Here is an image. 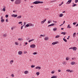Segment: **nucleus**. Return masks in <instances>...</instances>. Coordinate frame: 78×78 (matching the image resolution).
I'll list each match as a JSON object with an SVG mask.
<instances>
[{
    "instance_id": "58836bf2",
    "label": "nucleus",
    "mask_w": 78,
    "mask_h": 78,
    "mask_svg": "<svg viewBox=\"0 0 78 78\" xmlns=\"http://www.w3.org/2000/svg\"><path fill=\"white\" fill-rule=\"evenodd\" d=\"M36 54H37V53H36V52L33 53V55H36Z\"/></svg>"
},
{
    "instance_id": "cd10ccee",
    "label": "nucleus",
    "mask_w": 78,
    "mask_h": 78,
    "mask_svg": "<svg viewBox=\"0 0 78 78\" xmlns=\"http://www.w3.org/2000/svg\"><path fill=\"white\" fill-rule=\"evenodd\" d=\"M36 75H39V72H37L36 73Z\"/></svg>"
},
{
    "instance_id": "603ef678",
    "label": "nucleus",
    "mask_w": 78,
    "mask_h": 78,
    "mask_svg": "<svg viewBox=\"0 0 78 78\" xmlns=\"http://www.w3.org/2000/svg\"><path fill=\"white\" fill-rule=\"evenodd\" d=\"M6 22H8V19H6Z\"/></svg>"
},
{
    "instance_id": "8fccbe9b",
    "label": "nucleus",
    "mask_w": 78,
    "mask_h": 78,
    "mask_svg": "<svg viewBox=\"0 0 78 78\" xmlns=\"http://www.w3.org/2000/svg\"><path fill=\"white\" fill-rule=\"evenodd\" d=\"M26 24V22H24V25H23V26H24V25H25Z\"/></svg>"
},
{
    "instance_id": "e2e57ef3",
    "label": "nucleus",
    "mask_w": 78,
    "mask_h": 78,
    "mask_svg": "<svg viewBox=\"0 0 78 78\" xmlns=\"http://www.w3.org/2000/svg\"><path fill=\"white\" fill-rule=\"evenodd\" d=\"M63 25V24H61V25H60V27H61V26H62V25Z\"/></svg>"
},
{
    "instance_id": "20e7f679",
    "label": "nucleus",
    "mask_w": 78,
    "mask_h": 78,
    "mask_svg": "<svg viewBox=\"0 0 78 78\" xmlns=\"http://www.w3.org/2000/svg\"><path fill=\"white\" fill-rule=\"evenodd\" d=\"M72 0H69L68 1L66 2V4H70L71 2H72Z\"/></svg>"
},
{
    "instance_id": "bb28decb",
    "label": "nucleus",
    "mask_w": 78,
    "mask_h": 78,
    "mask_svg": "<svg viewBox=\"0 0 78 78\" xmlns=\"http://www.w3.org/2000/svg\"><path fill=\"white\" fill-rule=\"evenodd\" d=\"M76 6V4H74L73 5L72 7H74V6Z\"/></svg>"
},
{
    "instance_id": "680f3d73",
    "label": "nucleus",
    "mask_w": 78,
    "mask_h": 78,
    "mask_svg": "<svg viewBox=\"0 0 78 78\" xmlns=\"http://www.w3.org/2000/svg\"><path fill=\"white\" fill-rule=\"evenodd\" d=\"M53 22H55V23H57V22L56 21H53Z\"/></svg>"
},
{
    "instance_id": "423d86ee",
    "label": "nucleus",
    "mask_w": 78,
    "mask_h": 78,
    "mask_svg": "<svg viewBox=\"0 0 78 78\" xmlns=\"http://www.w3.org/2000/svg\"><path fill=\"white\" fill-rule=\"evenodd\" d=\"M12 17H17V15H14L12 14Z\"/></svg>"
},
{
    "instance_id": "b1692460",
    "label": "nucleus",
    "mask_w": 78,
    "mask_h": 78,
    "mask_svg": "<svg viewBox=\"0 0 78 78\" xmlns=\"http://www.w3.org/2000/svg\"><path fill=\"white\" fill-rule=\"evenodd\" d=\"M6 34H3V37H6Z\"/></svg>"
},
{
    "instance_id": "0eeeda50",
    "label": "nucleus",
    "mask_w": 78,
    "mask_h": 78,
    "mask_svg": "<svg viewBox=\"0 0 78 78\" xmlns=\"http://www.w3.org/2000/svg\"><path fill=\"white\" fill-rule=\"evenodd\" d=\"M58 42H55L52 43V44L53 45H53H55V44H58Z\"/></svg>"
},
{
    "instance_id": "5701e85b",
    "label": "nucleus",
    "mask_w": 78,
    "mask_h": 78,
    "mask_svg": "<svg viewBox=\"0 0 78 78\" xmlns=\"http://www.w3.org/2000/svg\"><path fill=\"white\" fill-rule=\"evenodd\" d=\"M1 22H2V23H3V22H4V21H5V20L3 19V20H1Z\"/></svg>"
},
{
    "instance_id": "e433bc0d",
    "label": "nucleus",
    "mask_w": 78,
    "mask_h": 78,
    "mask_svg": "<svg viewBox=\"0 0 78 78\" xmlns=\"http://www.w3.org/2000/svg\"><path fill=\"white\" fill-rule=\"evenodd\" d=\"M23 27H24V26H22L21 27V30H22V29H23Z\"/></svg>"
},
{
    "instance_id": "473e14b6",
    "label": "nucleus",
    "mask_w": 78,
    "mask_h": 78,
    "mask_svg": "<svg viewBox=\"0 0 78 78\" xmlns=\"http://www.w3.org/2000/svg\"><path fill=\"white\" fill-rule=\"evenodd\" d=\"M15 44L16 45H19V44H18V42H15Z\"/></svg>"
},
{
    "instance_id": "bf43d9fd",
    "label": "nucleus",
    "mask_w": 78,
    "mask_h": 78,
    "mask_svg": "<svg viewBox=\"0 0 78 78\" xmlns=\"http://www.w3.org/2000/svg\"><path fill=\"white\" fill-rule=\"evenodd\" d=\"M45 9L46 10H48V9H48V8H45Z\"/></svg>"
},
{
    "instance_id": "7c9ffc66",
    "label": "nucleus",
    "mask_w": 78,
    "mask_h": 78,
    "mask_svg": "<svg viewBox=\"0 0 78 78\" xmlns=\"http://www.w3.org/2000/svg\"><path fill=\"white\" fill-rule=\"evenodd\" d=\"M48 23H51V21L49 20L48 21Z\"/></svg>"
},
{
    "instance_id": "338daca9",
    "label": "nucleus",
    "mask_w": 78,
    "mask_h": 78,
    "mask_svg": "<svg viewBox=\"0 0 78 78\" xmlns=\"http://www.w3.org/2000/svg\"><path fill=\"white\" fill-rule=\"evenodd\" d=\"M28 44V43H27V42H26L25 43V45H27Z\"/></svg>"
},
{
    "instance_id": "c03bdc74",
    "label": "nucleus",
    "mask_w": 78,
    "mask_h": 78,
    "mask_svg": "<svg viewBox=\"0 0 78 78\" xmlns=\"http://www.w3.org/2000/svg\"><path fill=\"white\" fill-rule=\"evenodd\" d=\"M22 23V22H20L18 23L19 24H21V23Z\"/></svg>"
},
{
    "instance_id": "9b49d317",
    "label": "nucleus",
    "mask_w": 78,
    "mask_h": 78,
    "mask_svg": "<svg viewBox=\"0 0 78 78\" xmlns=\"http://www.w3.org/2000/svg\"><path fill=\"white\" fill-rule=\"evenodd\" d=\"M18 54L19 55H22V51H19L18 52Z\"/></svg>"
},
{
    "instance_id": "6e6d98bb",
    "label": "nucleus",
    "mask_w": 78,
    "mask_h": 78,
    "mask_svg": "<svg viewBox=\"0 0 78 78\" xmlns=\"http://www.w3.org/2000/svg\"><path fill=\"white\" fill-rule=\"evenodd\" d=\"M27 41H28V40H30V38H27Z\"/></svg>"
},
{
    "instance_id": "f257e3e1",
    "label": "nucleus",
    "mask_w": 78,
    "mask_h": 78,
    "mask_svg": "<svg viewBox=\"0 0 78 78\" xmlns=\"http://www.w3.org/2000/svg\"><path fill=\"white\" fill-rule=\"evenodd\" d=\"M21 3V0H16L15 2V3L16 5H19V4H20Z\"/></svg>"
},
{
    "instance_id": "a19ab883",
    "label": "nucleus",
    "mask_w": 78,
    "mask_h": 78,
    "mask_svg": "<svg viewBox=\"0 0 78 78\" xmlns=\"http://www.w3.org/2000/svg\"><path fill=\"white\" fill-rule=\"evenodd\" d=\"M62 64H63L65 65V64H66V62H62Z\"/></svg>"
},
{
    "instance_id": "4be33fe9",
    "label": "nucleus",
    "mask_w": 78,
    "mask_h": 78,
    "mask_svg": "<svg viewBox=\"0 0 78 78\" xmlns=\"http://www.w3.org/2000/svg\"><path fill=\"white\" fill-rule=\"evenodd\" d=\"M57 78V77H56V76H52L51 78Z\"/></svg>"
},
{
    "instance_id": "f704fd0d",
    "label": "nucleus",
    "mask_w": 78,
    "mask_h": 78,
    "mask_svg": "<svg viewBox=\"0 0 78 78\" xmlns=\"http://www.w3.org/2000/svg\"><path fill=\"white\" fill-rule=\"evenodd\" d=\"M26 27H29V24H27L26 25Z\"/></svg>"
},
{
    "instance_id": "0e129e2a",
    "label": "nucleus",
    "mask_w": 78,
    "mask_h": 78,
    "mask_svg": "<svg viewBox=\"0 0 78 78\" xmlns=\"http://www.w3.org/2000/svg\"><path fill=\"white\" fill-rule=\"evenodd\" d=\"M76 27H78V23L77 24L76 26Z\"/></svg>"
},
{
    "instance_id": "6ab92c4d",
    "label": "nucleus",
    "mask_w": 78,
    "mask_h": 78,
    "mask_svg": "<svg viewBox=\"0 0 78 78\" xmlns=\"http://www.w3.org/2000/svg\"><path fill=\"white\" fill-rule=\"evenodd\" d=\"M34 41V39H31V40H29L28 42H31V41Z\"/></svg>"
},
{
    "instance_id": "9d476101",
    "label": "nucleus",
    "mask_w": 78,
    "mask_h": 78,
    "mask_svg": "<svg viewBox=\"0 0 78 78\" xmlns=\"http://www.w3.org/2000/svg\"><path fill=\"white\" fill-rule=\"evenodd\" d=\"M29 27H33L34 26V24H32L31 23H29Z\"/></svg>"
},
{
    "instance_id": "864d4df0",
    "label": "nucleus",
    "mask_w": 78,
    "mask_h": 78,
    "mask_svg": "<svg viewBox=\"0 0 78 78\" xmlns=\"http://www.w3.org/2000/svg\"><path fill=\"white\" fill-rule=\"evenodd\" d=\"M55 73V72L54 71H52L51 72V73Z\"/></svg>"
},
{
    "instance_id": "774afa93",
    "label": "nucleus",
    "mask_w": 78,
    "mask_h": 78,
    "mask_svg": "<svg viewBox=\"0 0 78 78\" xmlns=\"http://www.w3.org/2000/svg\"><path fill=\"white\" fill-rule=\"evenodd\" d=\"M72 71H71V70H69V72H72Z\"/></svg>"
},
{
    "instance_id": "79ce46f5",
    "label": "nucleus",
    "mask_w": 78,
    "mask_h": 78,
    "mask_svg": "<svg viewBox=\"0 0 78 78\" xmlns=\"http://www.w3.org/2000/svg\"><path fill=\"white\" fill-rule=\"evenodd\" d=\"M78 2V0H75V3H77Z\"/></svg>"
},
{
    "instance_id": "72a5a7b5",
    "label": "nucleus",
    "mask_w": 78,
    "mask_h": 78,
    "mask_svg": "<svg viewBox=\"0 0 78 78\" xmlns=\"http://www.w3.org/2000/svg\"><path fill=\"white\" fill-rule=\"evenodd\" d=\"M34 67H35V66H34V65H32L31 66V67L32 68H33Z\"/></svg>"
},
{
    "instance_id": "6e6552de",
    "label": "nucleus",
    "mask_w": 78,
    "mask_h": 78,
    "mask_svg": "<svg viewBox=\"0 0 78 78\" xmlns=\"http://www.w3.org/2000/svg\"><path fill=\"white\" fill-rule=\"evenodd\" d=\"M73 50H74V51H76V47H73Z\"/></svg>"
},
{
    "instance_id": "4c0bfd02",
    "label": "nucleus",
    "mask_w": 78,
    "mask_h": 78,
    "mask_svg": "<svg viewBox=\"0 0 78 78\" xmlns=\"http://www.w3.org/2000/svg\"><path fill=\"white\" fill-rule=\"evenodd\" d=\"M18 40L19 41H22V39L20 38H19L18 39Z\"/></svg>"
},
{
    "instance_id": "4d7b16f0",
    "label": "nucleus",
    "mask_w": 78,
    "mask_h": 78,
    "mask_svg": "<svg viewBox=\"0 0 78 78\" xmlns=\"http://www.w3.org/2000/svg\"><path fill=\"white\" fill-rule=\"evenodd\" d=\"M73 47H71V48H69V49H73Z\"/></svg>"
},
{
    "instance_id": "7ed1b4c3",
    "label": "nucleus",
    "mask_w": 78,
    "mask_h": 78,
    "mask_svg": "<svg viewBox=\"0 0 78 78\" xmlns=\"http://www.w3.org/2000/svg\"><path fill=\"white\" fill-rule=\"evenodd\" d=\"M30 47H31V48H34L36 47V45L34 44L31 45L30 46Z\"/></svg>"
},
{
    "instance_id": "39448f33",
    "label": "nucleus",
    "mask_w": 78,
    "mask_h": 78,
    "mask_svg": "<svg viewBox=\"0 0 78 78\" xmlns=\"http://www.w3.org/2000/svg\"><path fill=\"white\" fill-rule=\"evenodd\" d=\"M46 19H45L43 21H42L41 22V24H43V23H44V22H45V21H46Z\"/></svg>"
},
{
    "instance_id": "c9c22d12",
    "label": "nucleus",
    "mask_w": 78,
    "mask_h": 78,
    "mask_svg": "<svg viewBox=\"0 0 78 78\" xmlns=\"http://www.w3.org/2000/svg\"><path fill=\"white\" fill-rule=\"evenodd\" d=\"M66 61H68V60H69V58L67 57L66 58Z\"/></svg>"
},
{
    "instance_id": "49530a36",
    "label": "nucleus",
    "mask_w": 78,
    "mask_h": 78,
    "mask_svg": "<svg viewBox=\"0 0 78 78\" xmlns=\"http://www.w3.org/2000/svg\"><path fill=\"white\" fill-rule=\"evenodd\" d=\"M3 16H2L1 17V20H3Z\"/></svg>"
},
{
    "instance_id": "aec40b11",
    "label": "nucleus",
    "mask_w": 78,
    "mask_h": 78,
    "mask_svg": "<svg viewBox=\"0 0 78 78\" xmlns=\"http://www.w3.org/2000/svg\"><path fill=\"white\" fill-rule=\"evenodd\" d=\"M63 40L64 41H65V42H67V40L66 39L64 38H63Z\"/></svg>"
},
{
    "instance_id": "4468645a",
    "label": "nucleus",
    "mask_w": 78,
    "mask_h": 78,
    "mask_svg": "<svg viewBox=\"0 0 78 78\" xmlns=\"http://www.w3.org/2000/svg\"><path fill=\"white\" fill-rule=\"evenodd\" d=\"M59 16L60 17H62L63 16V14H60Z\"/></svg>"
},
{
    "instance_id": "1a4fd4ad",
    "label": "nucleus",
    "mask_w": 78,
    "mask_h": 78,
    "mask_svg": "<svg viewBox=\"0 0 78 78\" xmlns=\"http://www.w3.org/2000/svg\"><path fill=\"white\" fill-rule=\"evenodd\" d=\"M35 69H39L38 70H40V69H41V67L39 66H37L35 68Z\"/></svg>"
},
{
    "instance_id": "ea45409f",
    "label": "nucleus",
    "mask_w": 78,
    "mask_h": 78,
    "mask_svg": "<svg viewBox=\"0 0 78 78\" xmlns=\"http://www.w3.org/2000/svg\"><path fill=\"white\" fill-rule=\"evenodd\" d=\"M5 17H6V18L8 17V15H5Z\"/></svg>"
},
{
    "instance_id": "f03ea898",
    "label": "nucleus",
    "mask_w": 78,
    "mask_h": 78,
    "mask_svg": "<svg viewBox=\"0 0 78 78\" xmlns=\"http://www.w3.org/2000/svg\"><path fill=\"white\" fill-rule=\"evenodd\" d=\"M39 3H43V2H41L40 1H37L34 2L33 3V4H35V5L39 4Z\"/></svg>"
},
{
    "instance_id": "3c124183",
    "label": "nucleus",
    "mask_w": 78,
    "mask_h": 78,
    "mask_svg": "<svg viewBox=\"0 0 78 78\" xmlns=\"http://www.w3.org/2000/svg\"><path fill=\"white\" fill-rule=\"evenodd\" d=\"M51 27V24H50L49 25H48V27Z\"/></svg>"
},
{
    "instance_id": "de8ad7c7",
    "label": "nucleus",
    "mask_w": 78,
    "mask_h": 78,
    "mask_svg": "<svg viewBox=\"0 0 78 78\" xmlns=\"http://www.w3.org/2000/svg\"><path fill=\"white\" fill-rule=\"evenodd\" d=\"M51 26H54V23H52V24H51Z\"/></svg>"
},
{
    "instance_id": "37998d69",
    "label": "nucleus",
    "mask_w": 78,
    "mask_h": 78,
    "mask_svg": "<svg viewBox=\"0 0 78 78\" xmlns=\"http://www.w3.org/2000/svg\"><path fill=\"white\" fill-rule=\"evenodd\" d=\"M66 72H69L70 70L69 69H67L66 70Z\"/></svg>"
},
{
    "instance_id": "09e8293b",
    "label": "nucleus",
    "mask_w": 78,
    "mask_h": 78,
    "mask_svg": "<svg viewBox=\"0 0 78 78\" xmlns=\"http://www.w3.org/2000/svg\"><path fill=\"white\" fill-rule=\"evenodd\" d=\"M11 76L12 77H14V74H12Z\"/></svg>"
},
{
    "instance_id": "5fc2aeb1",
    "label": "nucleus",
    "mask_w": 78,
    "mask_h": 78,
    "mask_svg": "<svg viewBox=\"0 0 78 78\" xmlns=\"http://www.w3.org/2000/svg\"><path fill=\"white\" fill-rule=\"evenodd\" d=\"M41 36H45V35H42V34H41L40 35Z\"/></svg>"
},
{
    "instance_id": "13d9d810",
    "label": "nucleus",
    "mask_w": 78,
    "mask_h": 78,
    "mask_svg": "<svg viewBox=\"0 0 78 78\" xmlns=\"http://www.w3.org/2000/svg\"><path fill=\"white\" fill-rule=\"evenodd\" d=\"M65 22H66V21H64L63 22V24L64 25V23H65Z\"/></svg>"
},
{
    "instance_id": "dca6fc26",
    "label": "nucleus",
    "mask_w": 78,
    "mask_h": 78,
    "mask_svg": "<svg viewBox=\"0 0 78 78\" xmlns=\"http://www.w3.org/2000/svg\"><path fill=\"white\" fill-rule=\"evenodd\" d=\"M75 36H76V33H74L73 35V37H75Z\"/></svg>"
},
{
    "instance_id": "2f4dec72",
    "label": "nucleus",
    "mask_w": 78,
    "mask_h": 78,
    "mask_svg": "<svg viewBox=\"0 0 78 78\" xmlns=\"http://www.w3.org/2000/svg\"><path fill=\"white\" fill-rule=\"evenodd\" d=\"M57 29L56 28H55L53 29V31H56V30Z\"/></svg>"
},
{
    "instance_id": "412c9836",
    "label": "nucleus",
    "mask_w": 78,
    "mask_h": 78,
    "mask_svg": "<svg viewBox=\"0 0 78 78\" xmlns=\"http://www.w3.org/2000/svg\"><path fill=\"white\" fill-rule=\"evenodd\" d=\"M21 17H22L21 16H19L17 17V19H20V18H21Z\"/></svg>"
},
{
    "instance_id": "f3484780",
    "label": "nucleus",
    "mask_w": 78,
    "mask_h": 78,
    "mask_svg": "<svg viewBox=\"0 0 78 78\" xmlns=\"http://www.w3.org/2000/svg\"><path fill=\"white\" fill-rule=\"evenodd\" d=\"M71 65H74V64H75V62H71Z\"/></svg>"
},
{
    "instance_id": "052dcab7",
    "label": "nucleus",
    "mask_w": 78,
    "mask_h": 78,
    "mask_svg": "<svg viewBox=\"0 0 78 78\" xmlns=\"http://www.w3.org/2000/svg\"><path fill=\"white\" fill-rule=\"evenodd\" d=\"M75 24H76V23H73V25H75Z\"/></svg>"
},
{
    "instance_id": "c85d7f7f",
    "label": "nucleus",
    "mask_w": 78,
    "mask_h": 78,
    "mask_svg": "<svg viewBox=\"0 0 78 78\" xmlns=\"http://www.w3.org/2000/svg\"><path fill=\"white\" fill-rule=\"evenodd\" d=\"M59 37V35H57L55 36V38H58Z\"/></svg>"
},
{
    "instance_id": "a18cd8bd",
    "label": "nucleus",
    "mask_w": 78,
    "mask_h": 78,
    "mask_svg": "<svg viewBox=\"0 0 78 78\" xmlns=\"http://www.w3.org/2000/svg\"><path fill=\"white\" fill-rule=\"evenodd\" d=\"M24 54H25L26 53H27V51H24Z\"/></svg>"
},
{
    "instance_id": "f8f14e48",
    "label": "nucleus",
    "mask_w": 78,
    "mask_h": 78,
    "mask_svg": "<svg viewBox=\"0 0 78 78\" xmlns=\"http://www.w3.org/2000/svg\"><path fill=\"white\" fill-rule=\"evenodd\" d=\"M66 33V32H62L61 33V34H63L64 35H65Z\"/></svg>"
},
{
    "instance_id": "ddd939ff",
    "label": "nucleus",
    "mask_w": 78,
    "mask_h": 78,
    "mask_svg": "<svg viewBox=\"0 0 78 78\" xmlns=\"http://www.w3.org/2000/svg\"><path fill=\"white\" fill-rule=\"evenodd\" d=\"M28 73V71H26L24 72V73L25 74H27Z\"/></svg>"
},
{
    "instance_id": "69168bd1",
    "label": "nucleus",
    "mask_w": 78,
    "mask_h": 78,
    "mask_svg": "<svg viewBox=\"0 0 78 78\" xmlns=\"http://www.w3.org/2000/svg\"><path fill=\"white\" fill-rule=\"evenodd\" d=\"M61 30H64V28H61Z\"/></svg>"
},
{
    "instance_id": "2eb2a0df",
    "label": "nucleus",
    "mask_w": 78,
    "mask_h": 78,
    "mask_svg": "<svg viewBox=\"0 0 78 78\" xmlns=\"http://www.w3.org/2000/svg\"><path fill=\"white\" fill-rule=\"evenodd\" d=\"M67 28H71V27L70 26V25L69 24L68 25Z\"/></svg>"
},
{
    "instance_id": "c756f323",
    "label": "nucleus",
    "mask_w": 78,
    "mask_h": 78,
    "mask_svg": "<svg viewBox=\"0 0 78 78\" xmlns=\"http://www.w3.org/2000/svg\"><path fill=\"white\" fill-rule=\"evenodd\" d=\"M44 39L45 40H48V37H45Z\"/></svg>"
},
{
    "instance_id": "a211bd4d",
    "label": "nucleus",
    "mask_w": 78,
    "mask_h": 78,
    "mask_svg": "<svg viewBox=\"0 0 78 78\" xmlns=\"http://www.w3.org/2000/svg\"><path fill=\"white\" fill-rule=\"evenodd\" d=\"M14 62V61L13 60H11L10 62V63L11 64H12V63H13Z\"/></svg>"
},
{
    "instance_id": "a878e982",
    "label": "nucleus",
    "mask_w": 78,
    "mask_h": 78,
    "mask_svg": "<svg viewBox=\"0 0 78 78\" xmlns=\"http://www.w3.org/2000/svg\"><path fill=\"white\" fill-rule=\"evenodd\" d=\"M2 11L5 12L6 11V9H5V8H3L2 9Z\"/></svg>"
},
{
    "instance_id": "393cba45",
    "label": "nucleus",
    "mask_w": 78,
    "mask_h": 78,
    "mask_svg": "<svg viewBox=\"0 0 78 78\" xmlns=\"http://www.w3.org/2000/svg\"><path fill=\"white\" fill-rule=\"evenodd\" d=\"M63 3H64V2H62L59 5V6H61V5H62V4H63Z\"/></svg>"
}]
</instances>
